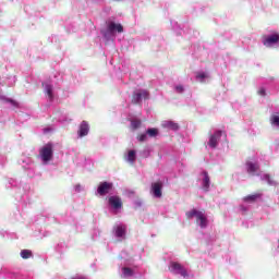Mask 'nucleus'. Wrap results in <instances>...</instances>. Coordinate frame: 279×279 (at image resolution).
Here are the masks:
<instances>
[{
	"instance_id": "b1692460",
	"label": "nucleus",
	"mask_w": 279,
	"mask_h": 279,
	"mask_svg": "<svg viewBox=\"0 0 279 279\" xmlns=\"http://www.w3.org/2000/svg\"><path fill=\"white\" fill-rule=\"evenodd\" d=\"M47 95L50 97V99L53 97V89L50 85L46 86Z\"/></svg>"
},
{
	"instance_id": "9d476101",
	"label": "nucleus",
	"mask_w": 279,
	"mask_h": 279,
	"mask_svg": "<svg viewBox=\"0 0 279 279\" xmlns=\"http://www.w3.org/2000/svg\"><path fill=\"white\" fill-rule=\"evenodd\" d=\"M109 205L111 208H114V210H119V208L123 207V202H121V197L119 196H111L109 197Z\"/></svg>"
},
{
	"instance_id": "cd10ccee",
	"label": "nucleus",
	"mask_w": 279,
	"mask_h": 279,
	"mask_svg": "<svg viewBox=\"0 0 279 279\" xmlns=\"http://www.w3.org/2000/svg\"><path fill=\"white\" fill-rule=\"evenodd\" d=\"M257 94L260 95V97H265V95H267V93L265 92V88L258 89Z\"/></svg>"
},
{
	"instance_id": "f8f14e48",
	"label": "nucleus",
	"mask_w": 279,
	"mask_h": 279,
	"mask_svg": "<svg viewBox=\"0 0 279 279\" xmlns=\"http://www.w3.org/2000/svg\"><path fill=\"white\" fill-rule=\"evenodd\" d=\"M260 197H263V194L260 193L250 194L243 198V202L246 204H254V202L260 199Z\"/></svg>"
},
{
	"instance_id": "f257e3e1",
	"label": "nucleus",
	"mask_w": 279,
	"mask_h": 279,
	"mask_svg": "<svg viewBox=\"0 0 279 279\" xmlns=\"http://www.w3.org/2000/svg\"><path fill=\"white\" fill-rule=\"evenodd\" d=\"M187 219H193V217L196 218V223H198L199 228H207L208 227V218L206 217V210H197L196 208H193L190 211H186Z\"/></svg>"
},
{
	"instance_id": "a211bd4d",
	"label": "nucleus",
	"mask_w": 279,
	"mask_h": 279,
	"mask_svg": "<svg viewBox=\"0 0 279 279\" xmlns=\"http://www.w3.org/2000/svg\"><path fill=\"white\" fill-rule=\"evenodd\" d=\"M116 236L118 239H122V236H125V228L117 227V229H116Z\"/></svg>"
},
{
	"instance_id": "5701e85b",
	"label": "nucleus",
	"mask_w": 279,
	"mask_h": 279,
	"mask_svg": "<svg viewBox=\"0 0 279 279\" xmlns=\"http://www.w3.org/2000/svg\"><path fill=\"white\" fill-rule=\"evenodd\" d=\"M137 141H140V143H145V141H147V134H145V133L140 134L137 136Z\"/></svg>"
},
{
	"instance_id": "9b49d317",
	"label": "nucleus",
	"mask_w": 279,
	"mask_h": 279,
	"mask_svg": "<svg viewBox=\"0 0 279 279\" xmlns=\"http://www.w3.org/2000/svg\"><path fill=\"white\" fill-rule=\"evenodd\" d=\"M151 191L155 197H162V182L153 183Z\"/></svg>"
},
{
	"instance_id": "6e6552de",
	"label": "nucleus",
	"mask_w": 279,
	"mask_h": 279,
	"mask_svg": "<svg viewBox=\"0 0 279 279\" xmlns=\"http://www.w3.org/2000/svg\"><path fill=\"white\" fill-rule=\"evenodd\" d=\"M107 32H109V34H114V32H118V34H123V25L109 22L107 24Z\"/></svg>"
},
{
	"instance_id": "aec40b11",
	"label": "nucleus",
	"mask_w": 279,
	"mask_h": 279,
	"mask_svg": "<svg viewBox=\"0 0 279 279\" xmlns=\"http://www.w3.org/2000/svg\"><path fill=\"white\" fill-rule=\"evenodd\" d=\"M128 160L129 162H136V150H129Z\"/></svg>"
},
{
	"instance_id": "dca6fc26",
	"label": "nucleus",
	"mask_w": 279,
	"mask_h": 279,
	"mask_svg": "<svg viewBox=\"0 0 279 279\" xmlns=\"http://www.w3.org/2000/svg\"><path fill=\"white\" fill-rule=\"evenodd\" d=\"M122 274H123L124 278H132V276H134V270L130 267H123Z\"/></svg>"
},
{
	"instance_id": "4be33fe9",
	"label": "nucleus",
	"mask_w": 279,
	"mask_h": 279,
	"mask_svg": "<svg viewBox=\"0 0 279 279\" xmlns=\"http://www.w3.org/2000/svg\"><path fill=\"white\" fill-rule=\"evenodd\" d=\"M21 256H22L24 259L32 258V251H29V250H23V251H21Z\"/></svg>"
},
{
	"instance_id": "0eeeda50",
	"label": "nucleus",
	"mask_w": 279,
	"mask_h": 279,
	"mask_svg": "<svg viewBox=\"0 0 279 279\" xmlns=\"http://www.w3.org/2000/svg\"><path fill=\"white\" fill-rule=\"evenodd\" d=\"M221 131H216L213 135L209 137L208 145L211 147V149H217V145H219V138H221Z\"/></svg>"
},
{
	"instance_id": "ddd939ff",
	"label": "nucleus",
	"mask_w": 279,
	"mask_h": 279,
	"mask_svg": "<svg viewBox=\"0 0 279 279\" xmlns=\"http://www.w3.org/2000/svg\"><path fill=\"white\" fill-rule=\"evenodd\" d=\"M258 169H260V166H258V163L252 162V161H247L246 162V171L247 173H256V171H258Z\"/></svg>"
},
{
	"instance_id": "a878e982",
	"label": "nucleus",
	"mask_w": 279,
	"mask_h": 279,
	"mask_svg": "<svg viewBox=\"0 0 279 279\" xmlns=\"http://www.w3.org/2000/svg\"><path fill=\"white\" fill-rule=\"evenodd\" d=\"M196 77L198 78V80H206V73H198L197 75H196Z\"/></svg>"
},
{
	"instance_id": "7ed1b4c3",
	"label": "nucleus",
	"mask_w": 279,
	"mask_h": 279,
	"mask_svg": "<svg viewBox=\"0 0 279 279\" xmlns=\"http://www.w3.org/2000/svg\"><path fill=\"white\" fill-rule=\"evenodd\" d=\"M170 271H172V274H179L183 278H186L189 276L186 268L178 262H172L170 264Z\"/></svg>"
},
{
	"instance_id": "6ab92c4d",
	"label": "nucleus",
	"mask_w": 279,
	"mask_h": 279,
	"mask_svg": "<svg viewBox=\"0 0 279 279\" xmlns=\"http://www.w3.org/2000/svg\"><path fill=\"white\" fill-rule=\"evenodd\" d=\"M146 134L150 137V138H156V136H158V129L153 128V129H148L146 131Z\"/></svg>"
},
{
	"instance_id": "1a4fd4ad",
	"label": "nucleus",
	"mask_w": 279,
	"mask_h": 279,
	"mask_svg": "<svg viewBox=\"0 0 279 279\" xmlns=\"http://www.w3.org/2000/svg\"><path fill=\"white\" fill-rule=\"evenodd\" d=\"M88 132H90V126L87 121H82L78 128V136L83 138V136H88Z\"/></svg>"
},
{
	"instance_id": "412c9836",
	"label": "nucleus",
	"mask_w": 279,
	"mask_h": 279,
	"mask_svg": "<svg viewBox=\"0 0 279 279\" xmlns=\"http://www.w3.org/2000/svg\"><path fill=\"white\" fill-rule=\"evenodd\" d=\"M270 123L271 125H276L277 128H279V116L272 114L270 117Z\"/></svg>"
},
{
	"instance_id": "20e7f679",
	"label": "nucleus",
	"mask_w": 279,
	"mask_h": 279,
	"mask_svg": "<svg viewBox=\"0 0 279 279\" xmlns=\"http://www.w3.org/2000/svg\"><path fill=\"white\" fill-rule=\"evenodd\" d=\"M143 99H149V92L146 89H140L133 93L132 104H141Z\"/></svg>"
},
{
	"instance_id": "f3484780",
	"label": "nucleus",
	"mask_w": 279,
	"mask_h": 279,
	"mask_svg": "<svg viewBox=\"0 0 279 279\" xmlns=\"http://www.w3.org/2000/svg\"><path fill=\"white\" fill-rule=\"evenodd\" d=\"M141 125H143V122L138 119L135 120H131V130H138V128H141Z\"/></svg>"
},
{
	"instance_id": "2eb2a0df",
	"label": "nucleus",
	"mask_w": 279,
	"mask_h": 279,
	"mask_svg": "<svg viewBox=\"0 0 279 279\" xmlns=\"http://www.w3.org/2000/svg\"><path fill=\"white\" fill-rule=\"evenodd\" d=\"M162 128H166L167 130H180V125L173 121H165L162 123Z\"/></svg>"
},
{
	"instance_id": "f03ea898",
	"label": "nucleus",
	"mask_w": 279,
	"mask_h": 279,
	"mask_svg": "<svg viewBox=\"0 0 279 279\" xmlns=\"http://www.w3.org/2000/svg\"><path fill=\"white\" fill-rule=\"evenodd\" d=\"M39 156L44 162L53 160V144L48 143L39 149Z\"/></svg>"
},
{
	"instance_id": "bb28decb",
	"label": "nucleus",
	"mask_w": 279,
	"mask_h": 279,
	"mask_svg": "<svg viewBox=\"0 0 279 279\" xmlns=\"http://www.w3.org/2000/svg\"><path fill=\"white\" fill-rule=\"evenodd\" d=\"M177 93H184V87L182 85L175 86Z\"/></svg>"
},
{
	"instance_id": "393cba45",
	"label": "nucleus",
	"mask_w": 279,
	"mask_h": 279,
	"mask_svg": "<svg viewBox=\"0 0 279 279\" xmlns=\"http://www.w3.org/2000/svg\"><path fill=\"white\" fill-rule=\"evenodd\" d=\"M263 179L266 180L268 182V184L272 183L271 182V175H269V174H264Z\"/></svg>"
},
{
	"instance_id": "4468645a",
	"label": "nucleus",
	"mask_w": 279,
	"mask_h": 279,
	"mask_svg": "<svg viewBox=\"0 0 279 279\" xmlns=\"http://www.w3.org/2000/svg\"><path fill=\"white\" fill-rule=\"evenodd\" d=\"M204 179H203V189L208 193L210 191V177L206 171L203 172Z\"/></svg>"
},
{
	"instance_id": "423d86ee",
	"label": "nucleus",
	"mask_w": 279,
	"mask_h": 279,
	"mask_svg": "<svg viewBox=\"0 0 279 279\" xmlns=\"http://www.w3.org/2000/svg\"><path fill=\"white\" fill-rule=\"evenodd\" d=\"M279 43V34L275 33L272 35L264 36L263 45L265 47H274V45H278Z\"/></svg>"
},
{
	"instance_id": "39448f33",
	"label": "nucleus",
	"mask_w": 279,
	"mask_h": 279,
	"mask_svg": "<svg viewBox=\"0 0 279 279\" xmlns=\"http://www.w3.org/2000/svg\"><path fill=\"white\" fill-rule=\"evenodd\" d=\"M113 187H114V184L110 182H106V181L100 182L97 189V193L98 195L104 197L105 195H108V193H110V191H112Z\"/></svg>"
},
{
	"instance_id": "c85d7f7f",
	"label": "nucleus",
	"mask_w": 279,
	"mask_h": 279,
	"mask_svg": "<svg viewBox=\"0 0 279 279\" xmlns=\"http://www.w3.org/2000/svg\"><path fill=\"white\" fill-rule=\"evenodd\" d=\"M5 101H8V104H12V106H19V102L13 99L7 98Z\"/></svg>"
}]
</instances>
